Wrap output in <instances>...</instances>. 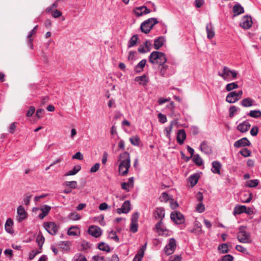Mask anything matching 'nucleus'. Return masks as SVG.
I'll return each instance as SVG.
<instances>
[{
    "mask_svg": "<svg viewBox=\"0 0 261 261\" xmlns=\"http://www.w3.org/2000/svg\"><path fill=\"white\" fill-rule=\"evenodd\" d=\"M120 163L119 165V174L122 176H126L130 166L129 153L125 151L119 155Z\"/></svg>",
    "mask_w": 261,
    "mask_h": 261,
    "instance_id": "1",
    "label": "nucleus"
},
{
    "mask_svg": "<svg viewBox=\"0 0 261 261\" xmlns=\"http://www.w3.org/2000/svg\"><path fill=\"white\" fill-rule=\"evenodd\" d=\"M150 63L152 64L163 65L167 61L165 54L158 51H152L148 58Z\"/></svg>",
    "mask_w": 261,
    "mask_h": 261,
    "instance_id": "2",
    "label": "nucleus"
},
{
    "mask_svg": "<svg viewBox=\"0 0 261 261\" xmlns=\"http://www.w3.org/2000/svg\"><path fill=\"white\" fill-rule=\"evenodd\" d=\"M158 23L159 21L156 18H150L141 23L140 26L141 31L145 34H148L153 27Z\"/></svg>",
    "mask_w": 261,
    "mask_h": 261,
    "instance_id": "3",
    "label": "nucleus"
},
{
    "mask_svg": "<svg viewBox=\"0 0 261 261\" xmlns=\"http://www.w3.org/2000/svg\"><path fill=\"white\" fill-rule=\"evenodd\" d=\"M218 75L224 80L229 81L231 79H236L238 73L236 70H231L227 66H224L222 72H219Z\"/></svg>",
    "mask_w": 261,
    "mask_h": 261,
    "instance_id": "4",
    "label": "nucleus"
},
{
    "mask_svg": "<svg viewBox=\"0 0 261 261\" xmlns=\"http://www.w3.org/2000/svg\"><path fill=\"white\" fill-rule=\"evenodd\" d=\"M246 227L241 226L239 227V231L237 233L238 241L242 243H250L251 241L250 239V233L246 231L244 229Z\"/></svg>",
    "mask_w": 261,
    "mask_h": 261,
    "instance_id": "5",
    "label": "nucleus"
},
{
    "mask_svg": "<svg viewBox=\"0 0 261 261\" xmlns=\"http://www.w3.org/2000/svg\"><path fill=\"white\" fill-rule=\"evenodd\" d=\"M170 218L176 224L178 225L183 224L185 221L184 216L177 211H174L171 213Z\"/></svg>",
    "mask_w": 261,
    "mask_h": 261,
    "instance_id": "6",
    "label": "nucleus"
},
{
    "mask_svg": "<svg viewBox=\"0 0 261 261\" xmlns=\"http://www.w3.org/2000/svg\"><path fill=\"white\" fill-rule=\"evenodd\" d=\"M43 226L46 230L53 236L56 235L57 233L59 228V226L53 222H44Z\"/></svg>",
    "mask_w": 261,
    "mask_h": 261,
    "instance_id": "7",
    "label": "nucleus"
},
{
    "mask_svg": "<svg viewBox=\"0 0 261 261\" xmlns=\"http://www.w3.org/2000/svg\"><path fill=\"white\" fill-rule=\"evenodd\" d=\"M139 216V214L138 212H135L132 216L130 230L133 233H135L138 231Z\"/></svg>",
    "mask_w": 261,
    "mask_h": 261,
    "instance_id": "8",
    "label": "nucleus"
},
{
    "mask_svg": "<svg viewBox=\"0 0 261 261\" xmlns=\"http://www.w3.org/2000/svg\"><path fill=\"white\" fill-rule=\"evenodd\" d=\"M176 240L174 238H171L168 245H167L164 249L165 252L167 255L172 254L176 248Z\"/></svg>",
    "mask_w": 261,
    "mask_h": 261,
    "instance_id": "9",
    "label": "nucleus"
},
{
    "mask_svg": "<svg viewBox=\"0 0 261 261\" xmlns=\"http://www.w3.org/2000/svg\"><path fill=\"white\" fill-rule=\"evenodd\" d=\"M242 20V22L240 23V26L244 29H248L252 25V18L249 15L244 16Z\"/></svg>",
    "mask_w": 261,
    "mask_h": 261,
    "instance_id": "10",
    "label": "nucleus"
},
{
    "mask_svg": "<svg viewBox=\"0 0 261 261\" xmlns=\"http://www.w3.org/2000/svg\"><path fill=\"white\" fill-rule=\"evenodd\" d=\"M88 232L96 238L99 237L102 233L100 228L97 226L91 225L89 227Z\"/></svg>",
    "mask_w": 261,
    "mask_h": 261,
    "instance_id": "11",
    "label": "nucleus"
},
{
    "mask_svg": "<svg viewBox=\"0 0 261 261\" xmlns=\"http://www.w3.org/2000/svg\"><path fill=\"white\" fill-rule=\"evenodd\" d=\"M165 210L163 207H156L153 213V216L155 219L163 220L165 217Z\"/></svg>",
    "mask_w": 261,
    "mask_h": 261,
    "instance_id": "12",
    "label": "nucleus"
},
{
    "mask_svg": "<svg viewBox=\"0 0 261 261\" xmlns=\"http://www.w3.org/2000/svg\"><path fill=\"white\" fill-rule=\"evenodd\" d=\"M251 145V143L248 139L246 138H243L237 141L234 143V146L237 148L245 146H249Z\"/></svg>",
    "mask_w": 261,
    "mask_h": 261,
    "instance_id": "13",
    "label": "nucleus"
},
{
    "mask_svg": "<svg viewBox=\"0 0 261 261\" xmlns=\"http://www.w3.org/2000/svg\"><path fill=\"white\" fill-rule=\"evenodd\" d=\"M233 17H236L244 13V8L239 3L234 5L232 8Z\"/></svg>",
    "mask_w": 261,
    "mask_h": 261,
    "instance_id": "14",
    "label": "nucleus"
},
{
    "mask_svg": "<svg viewBox=\"0 0 261 261\" xmlns=\"http://www.w3.org/2000/svg\"><path fill=\"white\" fill-rule=\"evenodd\" d=\"M250 126L248 120H245L238 125L237 129L242 133H245L248 131Z\"/></svg>",
    "mask_w": 261,
    "mask_h": 261,
    "instance_id": "15",
    "label": "nucleus"
},
{
    "mask_svg": "<svg viewBox=\"0 0 261 261\" xmlns=\"http://www.w3.org/2000/svg\"><path fill=\"white\" fill-rule=\"evenodd\" d=\"M186 138V134L184 129H181L178 130L177 134L176 140L177 142L181 145L184 143L185 140Z\"/></svg>",
    "mask_w": 261,
    "mask_h": 261,
    "instance_id": "16",
    "label": "nucleus"
},
{
    "mask_svg": "<svg viewBox=\"0 0 261 261\" xmlns=\"http://www.w3.org/2000/svg\"><path fill=\"white\" fill-rule=\"evenodd\" d=\"M151 12L150 10L146 6H141L136 8L135 14L137 16H141L143 14H148Z\"/></svg>",
    "mask_w": 261,
    "mask_h": 261,
    "instance_id": "17",
    "label": "nucleus"
},
{
    "mask_svg": "<svg viewBox=\"0 0 261 261\" xmlns=\"http://www.w3.org/2000/svg\"><path fill=\"white\" fill-rule=\"evenodd\" d=\"M17 214L18 215V220L19 222L22 221L27 218V212L22 205L19 206L17 208Z\"/></svg>",
    "mask_w": 261,
    "mask_h": 261,
    "instance_id": "18",
    "label": "nucleus"
},
{
    "mask_svg": "<svg viewBox=\"0 0 261 261\" xmlns=\"http://www.w3.org/2000/svg\"><path fill=\"white\" fill-rule=\"evenodd\" d=\"M207 37L209 39H212L215 35L214 28L211 22L207 23L206 26Z\"/></svg>",
    "mask_w": 261,
    "mask_h": 261,
    "instance_id": "19",
    "label": "nucleus"
},
{
    "mask_svg": "<svg viewBox=\"0 0 261 261\" xmlns=\"http://www.w3.org/2000/svg\"><path fill=\"white\" fill-rule=\"evenodd\" d=\"M40 209L42 213L39 215L38 217L40 219L42 220L48 215L51 210V207L49 205H43Z\"/></svg>",
    "mask_w": 261,
    "mask_h": 261,
    "instance_id": "20",
    "label": "nucleus"
},
{
    "mask_svg": "<svg viewBox=\"0 0 261 261\" xmlns=\"http://www.w3.org/2000/svg\"><path fill=\"white\" fill-rule=\"evenodd\" d=\"M239 100L238 97L236 95V91L229 92L226 96V101L229 103H235Z\"/></svg>",
    "mask_w": 261,
    "mask_h": 261,
    "instance_id": "21",
    "label": "nucleus"
},
{
    "mask_svg": "<svg viewBox=\"0 0 261 261\" xmlns=\"http://www.w3.org/2000/svg\"><path fill=\"white\" fill-rule=\"evenodd\" d=\"M200 149L201 151L206 154H210L212 152L211 148L208 145V143L206 141H203L201 143Z\"/></svg>",
    "mask_w": 261,
    "mask_h": 261,
    "instance_id": "22",
    "label": "nucleus"
},
{
    "mask_svg": "<svg viewBox=\"0 0 261 261\" xmlns=\"http://www.w3.org/2000/svg\"><path fill=\"white\" fill-rule=\"evenodd\" d=\"M165 39L164 37L161 36L154 41V47L155 49H159L164 44Z\"/></svg>",
    "mask_w": 261,
    "mask_h": 261,
    "instance_id": "23",
    "label": "nucleus"
},
{
    "mask_svg": "<svg viewBox=\"0 0 261 261\" xmlns=\"http://www.w3.org/2000/svg\"><path fill=\"white\" fill-rule=\"evenodd\" d=\"M221 168V164L218 161H214L212 162V171L214 173L220 174V169Z\"/></svg>",
    "mask_w": 261,
    "mask_h": 261,
    "instance_id": "24",
    "label": "nucleus"
},
{
    "mask_svg": "<svg viewBox=\"0 0 261 261\" xmlns=\"http://www.w3.org/2000/svg\"><path fill=\"white\" fill-rule=\"evenodd\" d=\"M135 81L136 82H138L140 85L144 86L147 85L148 83L149 80L146 74H143L142 76H137L135 78Z\"/></svg>",
    "mask_w": 261,
    "mask_h": 261,
    "instance_id": "25",
    "label": "nucleus"
},
{
    "mask_svg": "<svg viewBox=\"0 0 261 261\" xmlns=\"http://www.w3.org/2000/svg\"><path fill=\"white\" fill-rule=\"evenodd\" d=\"M13 225V220L11 218H9L5 223V230L9 233H13L14 231L12 228Z\"/></svg>",
    "mask_w": 261,
    "mask_h": 261,
    "instance_id": "26",
    "label": "nucleus"
},
{
    "mask_svg": "<svg viewBox=\"0 0 261 261\" xmlns=\"http://www.w3.org/2000/svg\"><path fill=\"white\" fill-rule=\"evenodd\" d=\"M254 100L250 97H247L242 99L241 105L244 107H250L253 106Z\"/></svg>",
    "mask_w": 261,
    "mask_h": 261,
    "instance_id": "27",
    "label": "nucleus"
},
{
    "mask_svg": "<svg viewBox=\"0 0 261 261\" xmlns=\"http://www.w3.org/2000/svg\"><path fill=\"white\" fill-rule=\"evenodd\" d=\"M245 211H246V206L238 205L234 208L233 214L236 216V215H239L243 213H245Z\"/></svg>",
    "mask_w": 261,
    "mask_h": 261,
    "instance_id": "28",
    "label": "nucleus"
},
{
    "mask_svg": "<svg viewBox=\"0 0 261 261\" xmlns=\"http://www.w3.org/2000/svg\"><path fill=\"white\" fill-rule=\"evenodd\" d=\"M163 220H160L155 226L157 232L160 234H163L165 231H167V229L162 227Z\"/></svg>",
    "mask_w": 261,
    "mask_h": 261,
    "instance_id": "29",
    "label": "nucleus"
},
{
    "mask_svg": "<svg viewBox=\"0 0 261 261\" xmlns=\"http://www.w3.org/2000/svg\"><path fill=\"white\" fill-rule=\"evenodd\" d=\"M199 179V176L197 174H195L191 175L189 178V182H190L191 186L193 187L195 186L198 182Z\"/></svg>",
    "mask_w": 261,
    "mask_h": 261,
    "instance_id": "30",
    "label": "nucleus"
},
{
    "mask_svg": "<svg viewBox=\"0 0 261 261\" xmlns=\"http://www.w3.org/2000/svg\"><path fill=\"white\" fill-rule=\"evenodd\" d=\"M44 237L41 232H39L36 237V242L40 249L42 248V246L44 243Z\"/></svg>",
    "mask_w": 261,
    "mask_h": 261,
    "instance_id": "31",
    "label": "nucleus"
},
{
    "mask_svg": "<svg viewBox=\"0 0 261 261\" xmlns=\"http://www.w3.org/2000/svg\"><path fill=\"white\" fill-rule=\"evenodd\" d=\"M247 115L254 118H258L261 117V111L260 110H252L247 114Z\"/></svg>",
    "mask_w": 261,
    "mask_h": 261,
    "instance_id": "32",
    "label": "nucleus"
},
{
    "mask_svg": "<svg viewBox=\"0 0 261 261\" xmlns=\"http://www.w3.org/2000/svg\"><path fill=\"white\" fill-rule=\"evenodd\" d=\"M81 169L80 165H76L74 167L73 169L67 173H65L64 176H70L76 174Z\"/></svg>",
    "mask_w": 261,
    "mask_h": 261,
    "instance_id": "33",
    "label": "nucleus"
},
{
    "mask_svg": "<svg viewBox=\"0 0 261 261\" xmlns=\"http://www.w3.org/2000/svg\"><path fill=\"white\" fill-rule=\"evenodd\" d=\"M138 36L137 35H133L130 39L128 44V47L130 48L134 46H135L138 41Z\"/></svg>",
    "mask_w": 261,
    "mask_h": 261,
    "instance_id": "34",
    "label": "nucleus"
},
{
    "mask_svg": "<svg viewBox=\"0 0 261 261\" xmlns=\"http://www.w3.org/2000/svg\"><path fill=\"white\" fill-rule=\"evenodd\" d=\"M98 248L99 250L106 251L107 252H110L111 251L109 246L104 242H100L98 244Z\"/></svg>",
    "mask_w": 261,
    "mask_h": 261,
    "instance_id": "35",
    "label": "nucleus"
},
{
    "mask_svg": "<svg viewBox=\"0 0 261 261\" xmlns=\"http://www.w3.org/2000/svg\"><path fill=\"white\" fill-rule=\"evenodd\" d=\"M193 161L196 165L198 166H200L203 164L202 160L198 154H195L194 155Z\"/></svg>",
    "mask_w": 261,
    "mask_h": 261,
    "instance_id": "36",
    "label": "nucleus"
},
{
    "mask_svg": "<svg viewBox=\"0 0 261 261\" xmlns=\"http://www.w3.org/2000/svg\"><path fill=\"white\" fill-rule=\"evenodd\" d=\"M239 87L238 85L236 82H233L226 85L225 89L227 91H231L233 89H237Z\"/></svg>",
    "mask_w": 261,
    "mask_h": 261,
    "instance_id": "37",
    "label": "nucleus"
},
{
    "mask_svg": "<svg viewBox=\"0 0 261 261\" xmlns=\"http://www.w3.org/2000/svg\"><path fill=\"white\" fill-rule=\"evenodd\" d=\"M239 110V108L234 106H231L229 109V116L230 118H233L234 116V114L238 111Z\"/></svg>",
    "mask_w": 261,
    "mask_h": 261,
    "instance_id": "38",
    "label": "nucleus"
},
{
    "mask_svg": "<svg viewBox=\"0 0 261 261\" xmlns=\"http://www.w3.org/2000/svg\"><path fill=\"white\" fill-rule=\"evenodd\" d=\"M174 122L172 121L170 122V125L165 128L164 131L166 132V136L167 138H169L170 137V133L173 128Z\"/></svg>",
    "mask_w": 261,
    "mask_h": 261,
    "instance_id": "39",
    "label": "nucleus"
},
{
    "mask_svg": "<svg viewBox=\"0 0 261 261\" xmlns=\"http://www.w3.org/2000/svg\"><path fill=\"white\" fill-rule=\"evenodd\" d=\"M130 143L135 146H139L140 143V138L138 136H133L129 138Z\"/></svg>",
    "mask_w": 261,
    "mask_h": 261,
    "instance_id": "40",
    "label": "nucleus"
},
{
    "mask_svg": "<svg viewBox=\"0 0 261 261\" xmlns=\"http://www.w3.org/2000/svg\"><path fill=\"white\" fill-rule=\"evenodd\" d=\"M259 181L258 179L249 180L247 181V186L250 188L256 187L258 186Z\"/></svg>",
    "mask_w": 261,
    "mask_h": 261,
    "instance_id": "41",
    "label": "nucleus"
},
{
    "mask_svg": "<svg viewBox=\"0 0 261 261\" xmlns=\"http://www.w3.org/2000/svg\"><path fill=\"white\" fill-rule=\"evenodd\" d=\"M122 208L125 211L124 212L128 213L130 210V203L129 200L125 201L122 206Z\"/></svg>",
    "mask_w": 261,
    "mask_h": 261,
    "instance_id": "42",
    "label": "nucleus"
},
{
    "mask_svg": "<svg viewBox=\"0 0 261 261\" xmlns=\"http://www.w3.org/2000/svg\"><path fill=\"white\" fill-rule=\"evenodd\" d=\"M218 249L222 253H226L228 252V245L227 244H222L218 246Z\"/></svg>",
    "mask_w": 261,
    "mask_h": 261,
    "instance_id": "43",
    "label": "nucleus"
},
{
    "mask_svg": "<svg viewBox=\"0 0 261 261\" xmlns=\"http://www.w3.org/2000/svg\"><path fill=\"white\" fill-rule=\"evenodd\" d=\"M239 153L244 157H248L251 155V151L246 148L241 149Z\"/></svg>",
    "mask_w": 261,
    "mask_h": 261,
    "instance_id": "44",
    "label": "nucleus"
},
{
    "mask_svg": "<svg viewBox=\"0 0 261 261\" xmlns=\"http://www.w3.org/2000/svg\"><path fill=\"white\" fill-rule=\"evenodd\" d=\"M109 238H110L111 239L115 240L116 242H119V237L117 236L116 232L114 231L113 230H111L109 233Z\"/></svg>",
    "mask_w": 261,
    "mask_h": 261,
    "instance_id": "45",
    "label": "nucleus"
},
{
    "mask_svg": "<svg viewBox=\"0 0 261 261\" xmlns=\"http://www.w3.org/2000/svg\"><path fill=\"white\" fill-rule=\"evenodd\" d=\"M64 185L72 189H76L77 186V183L76 181H66Z\"/></svg>",
    "mask_w": 261,
    "mask_h": 261,
    "instance_id": "46",
    "label": "nucleus"
},
{
    "mask_svg": "<svg viewBox=\"0 0 261 261\" xmlns=\"http://www.w3.org/2000/svg\"><path fill=\"white\" fill-rule=\"evenodd\" d=\"M161 67L160 69V74L163 76H165L166 70L168 68V66L164 64L163 65H160Z\"/></svg>",
    "mask_w": 261,
    "mask_h": 261,
    "instance_id": "47",
    "label": "nucleus"
},
{
    "mask_svg": "<svg viewBox=\"0 0 261 261\" xmlns=\"http://www.w3.org/2000/svg\"><path fill=\"white\" fill-rule=\"evenodd\" d=\"M195 226L196 227V228L197 229V230L196 231V234H202L204 232L202 229L201 224H200V222L196 221L195 224Z\"/></svg>",
    "mask_w": 261,
    "mask_h": 261,
    "instance_id": "48",
    "label": "nucleus"
},
{
    "mask_svg": "<svg viewBox=\"0 0 261 261\" xmlns=\"http://www.w3.org/2000/svg\"><path fill=\"white\" fill-rule=\"evenodd\" d=\"M196 211L199 213H202L204 211L205 208L204 205L202 203V202H199L196 207Z\"/></svg>",
    "mask_w": 261,
    "mask_h": 261,
    "instance_id": "49",
    "label": "nucleus"
},
{
    "mask_svg": "<svg viewBox=\"0 0 261 261\" xmlns=\"http://www.w3.org/2000/svg\"><path fill=\"white\" fill-rule=\"evenodd\" d=\"M32 196V195L30 194L27 193L25 194V197L23 199V202L25 205H29Z\"/></svg>",
    "mask_w": 261,
    "mask_h": 261,
    "instance_id": "50",
    "label": "nucleus"
},
{
    "mask_svg": "<svg viewBox=\"0 0 261 261\" xmlns=\"http://www.w3.org/2000/svg\"><path fill=\"white\" fill-rule=\"evenodd\" d=\"M160 200L161 202H167L169 200V195L166 192H164L160 197Z\"/></svg>",
    "mask_w": 261,
    "mask_h": 261,
    "instance_id": "51",
    "label": "nucleus"
},
{
    "mask_svg": "<svg viewBox=\"0 0 261 261\" xmlns=\"http://www.w3.org/2000/svg\"><path fill=\"white\" fill-rule=\"evenodd\" d=\"M146 244L142 246L141 247V248L140 249L138 253L136 254V255H137L139 257L142 258V257L144 256V250L146 249Z\"/></svg>",
    "mask_w": 261,
    "mask_h": 261,
    "instance_id": "52",
    "label": "nucleus"
},
{
    "mask_svg": "<svg viewBox=\"0 0 261 261\" xmlns=\"http://www.w3.org/2000/svg\"><path fill=\"white\" fill-rule=\"evenodd\" d=\"M188 151L191 154V156L189 157H186V161H189L194 155V150L189 146H187Z\"/></svg>",
    "mask_w": 261,
    "mask_h": 261,
    "instance_id": "53",
    "label": "nucleus"
},
{
    "mask_svg": "<svg viewBox=\"0 0 261 261\" xmlns=\"http://www.w3.org/2000/svg\"><path fill=\"white\" fill-rule=\"evenodd\" d=\"M158 118L159 122L162 123H164L167 121L166 116L162 113H159L158 114Z\"/></svg>",
    "mask_w": 261,
    "mask_h": 261,
    "instance_id": "54",
    "label": "nucleus"
},
{
    "mask_svg": "<svg viewBox=\"0 0 261 261\" xmlns=\"http://www.w3.org/2000/svg\"><path fill=\"white\" fill-rule=\"evenodd\" d=\"M69 218L72 220H78L80 219L81 217L79 214L76 213H72L70 214Z\"/></svg>",
    "mask_w": 261,
    "mask_h": 261,
    "instance_id": "55",
    "label": "nucleus"
},
{
    "mask_svg": "<svg viewBox=\"0 0 261 261\" xmlns=\"http://www.w3.org/2000/svg\"><path fill=\"white\" fill-rule=\"evenodd\" d=\"M77 227L75 226H71L68 230L67 234L69 236H76L77 234L76 231L74 230Z\"/></svg>",
    "mask_w": 261,
    "mask_h": 261,
    "instance_id": "56",
    "label": "nucleus"
},
{
    "mask_svg": "<svg viewBox=\"0 0 261 261\" xmlns=\"http://www.w3.org/2000/svg\"><path fill=\"white\" fill-rule=\"evenodd\" d=\"M74 258L76 261H87L85 255L82 254H77Z\"/></svg>",
    "mask_w": 261,
    "mask_h": 261,
    "instance_id": "57",
    "label": "nucleus"
},
{
    "mask_svg": "<svg viewBox=\"0 0 261 261\" xmlns=\"http://www.w3.org/2000/svg\"><path fill=\"white\" fill-rule=\"evenodd\" d=\"M100 167V164L99 163H96L90 169V172L91 173H94L96 172L98 170Z\"/></svg>",
    "mask_w": 261,
    "mask_h": 261,
    "instance_id": "58",
    "label": "nucleus"
},
{
    "mask_svg": "<svg viewBox=\"0 0 261 261\" xmlns=\"http://www.w3.org/2000/svg\"><path fill=\"white\" fill-rule=\"evenodd\" d=\"M81 250H86L87 248H90V244L85 241H83L82 243L81 244Z\"/></svg>",
    "mask_w": 261,
    "mask_h": 261,
    "instance_id": "59",
    "label": "nucleus"
},
{
    "mask_svg": "<svg viewBox=\"0 0 261 261\" xmlns=\"http://www.w3.org/2000/svg\"><path fill=\"white\" fill-rule=\"evenodd\" d=\"M258 133V128L257 126H254L252 127L250 130V134L252 136H256Z\"/></svg>",
    "mask_w": 261,
    "mask_h": 261,
    "instance_id": "60",
    "label": "nucleus"
},
{
    "mask_svg": "<svg viewBox=\"0 0 261 261\" xmlns=\"http://www.w3.org/2000/svg\"><path fill=\"white\" fill-rule=\"evenodd\" d=\"M35 111V108L34 107L31 106L30 107L29 111L27 113V116L28 117H31Z\"/></svg>",
    "mask_w": 261,
    "mask_h": 261,
    "instance_id": "61",
    "label": "nucleus"
},
{
    "mask_svg": "<svg viewBox=\"0 0 261 261\" xmlns=\"http://www.w3.org/2000/svg\"><path fill=\"white\" fill-rule=\"evenodd\" d=\"M92 259L94 261H107V258H105L103 256L98 255L93 256Z\"/></svg>",
    "mask_w": 261,
    "mask_h": 261,
    "instance_id": "62",
    "label": "nucleus"
},
{
    "mask_svg": "<svg viewBox=\"0 0 261 261\" xmlns=\"http://www.w3.org/2000/svg\"><path fill=\"white\" fill-rule=\"evenodd\" d=\"M233 259V257L231 255L227 254L222 257L221 261H232Z\"/></svg>",
    "mask_w": 261,
    "mask_h": 261,
    "instance_id": "63",
    "label": "nucleus"
},
{
    "mask_svg": "<svg viewBox=\"0 0 261 261\" xmlns=\"http://www.w3.org/2000/svg\"><path fill=\"white\" fill-rule=\"evenodd\" d=\"M181 257L179 255H174L170 257V261H181Z\"/></svg>",
    "mask_w": 261,
    "mask_h": 261,
    "instance_id": "64",
    "label": "nucleus"
}]
</instances>
